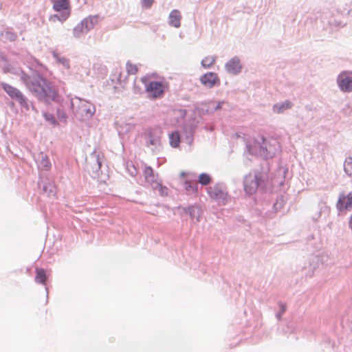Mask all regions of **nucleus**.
<instances>
[{"label": "nucleus", "mask_w": 352, "mask_h": 352, "mask_svg": "<svg viewBox=\"0 0 352 352\" xmlns=\"http://www.w3.org/2000/svg\"><path fill=\"white\" fill-rule=\"evenodd\" d=\"M19 75L21 81L25 85L28 90L38 100L47 102L57 99L55 89L39 74H34L30 76L23 72H21Z\"/></svg>", "instance_id": "nucleus-1"}, {"label": "nucleus", "mask_w": 352, "mask_h": 352, "mask_svg": "<svg viewBox=\"0 0 352 352\" xmlns=\"http://www.w3.org/2000/svg\"><path fill=\"white\" fill-rule=\"evenodd\" d=\"M278 144L275 140H266L263 136L258 137L252 144L248 146L250 154L260 155L263 158L272 157L277 152Z\"/></svg>", "instance_id": "nucleus-2"}, {"label": "nucleus", "mask_w": 352, "mask_h": 352, "mask_svg": "<svg viewBox=\"0 0 352 352\" xmlns=\"http://www.w3.org/2000/svg\"><path fill=\"white\" fill-rule=\"evenodd\" d=\"M70 104L74 116L81 121L90 120L96 112L92 103L78 97L71 98Z\"/></svg>", "instance_id": "nucleus-3"}, {"label": "nucleus", "mask_w": 352, "mask_h": 352, "mask_svg": "<svg viewBox=\"0 0 352 352\" xmlns=\"http://www.w3.org/2000/svg\"><path fill=\"white\" fill-rule=\"evenodd\" d=\"M146 92L151 98H160L163 96L166 82L164 79H149L144 81Z\"/></svg>", "instance_id": "nucleus-4"}, {"label": "nucleus", "mask_w": 352, "mask_h": 352, "mask_svg": "<svg viewBox=\"0 0 352 352\" xmlns=\"http://www.w3.org/2000/svg\"><path fill=\"white\" fill-rule=\"evenodd\" d=\"M336 84L342 93L352 92V71H343L336 78Z\"/></svg>", "instance_id": "nucleus-5"}, {"label": "nucleus", "mask_w": 352, "mask_h": 352, "mask_svg": "<svg viewBox=\"0 0 352 352\" xmlns=\"http://www.w3.org/2000/svg\"><path fill=\"white\" fill-rule=\"evenodd\" d=\"M261 175L258 171L250 172L246 175L243 180L244 190L247 194L252 195L257 190Z\"/></svg>", "instance_id": "nucleus-6"}, {"label": "nucleus", "mask_w": 352, "mask_h": 352, "mask_svg": "<svg viewBox=\"0 0 352 352\" xmlns=\"http://www.w3.org/2000/svg\"><path fill=\"white\" fill-rule=\"evenodd\" d=\"M210 197L217 201L220 205H225L228 199V194L221 185H215L208 188Z\"/></svg>", "instance_id": "nucleus-7"}, {"label": "nucleus", "mask_w": 352, "mask_h": 352, "mask_svg": "<svg viewBox=\"0 0 352 352\" xmlns=\"http://www.w3.org/2000/svg\"><path fill=\"white\" fill-rule=\"evenodd\" d=\"M161 145V131L160 129H152L148 131L146 146L153 151L157 150Z\"/></svg>", "instance_id": "nucleus-8"}, {"label": "nucleus", "mask_w": 352, "mask_h": 352, "mask_svg": "<svg viewBox=\"0 0 352 352\" xmlns=\"http://www.w3.org/2000/svg\"><path fill=\"white\" fill-rule=\"evenodd\" d=\"M224 67L228 74L237 76L242 72L243 65L238 56H234L225 63Z\"/></svg>", "instance_id": "nucleus-9"}, {"label": "nucleus", "mask_w": 352, "mask_h": 352, "mask_svg": "<svg viewBox=\"0 0 352 352\" xmlns=\"http://www.w3.org/2000/svg\"><path fill=\"white\" fill-rule=\"evenodd\" d=\"M2 87L10 97L16 100L21 105L28 107L25 97L19 89L6 83L2 84Z\"/></svg>", "instance_id": "nucleus-10"}, {"label": "nucleus", "mask_w": 352, "mask_h": 352, "mask_svg": "<svg viewBox=\"0 0 352 352\" xmlns=\"http://www.w3.org/2000/svg\"><path fill=\"white\" fill-rule=\"evenodd\" d=\"M200 82L208 89L213 88L217 85H219V78L217 74L214 72H207L200 77Z\"/></svg>", "instance_id": "nucleus-11"}, {"label": "nucleus", "mask_w": 352, "mask_h": 352, "mask_svg": "<svg viewBox=\"0 0 352 352\" xmlns=\"http://www.w3.org/2000/svg\"><path fill=\"white\" fill-rule=\"evenodd\" d=\"M183 211L189 214L193 224H197L201 220L202 210L198 206H190L183 208Z\"/></svg>", "instance_id": "nucleus-12"}, {"label": "nucleus", "mask_w": 352, "mask_h": 352, "mask_svg": "<svg viewBox=\"0 0 352 352\" xmlns=\"http://www.w3.org/2000/svg\"><path fill=\"white\" fill-rule=\"evenodd\" d=\"M337 209L342 212L344 210L352 209V193L348 195H342L340 196L339 200L336 205Z\"/></svg>", "instance_id": "nucleus-13"}, {"label": "nucleus", "mask_w": 352, "mask_h": 352, "mask_svg": "<svg viewBox=\"0 0 352 352\" xmlns=\"http://www.w3.org/2000/svg\"><path fill=\"white\" fill-rule=\"evenodd\" d=\"M53 10L57 12H71L70 3L69 0H52Z\"/></svg>", "instance_id": "nucleus-14"}, {"label": "nucleus", "mask_w": 352, "mask_h": 352, "mask_svg": "<svg viewBox=\"0 0 352 352\" xmlns=\"http://www.w3.org/2000/svg\"><path fill=\"white\" fill-rule=\"evenodd\" d=\"M182 14L178 10H173L168 15V24L175 28L181 25Z\"/></svg>", "instance_id": "nucleus-15"}, {"label": "nucleus", "mask_w": 352, "mask_h": 352, "mask_svg": "<svg viewBox=\"0 0 352 352\" xmlns=\"http://www.w3.org/2000/svg\"><path fill=\"white\" fill-rule=\"evenodd\" d=\"M293 104L289 100H285L278 103L275 104L272 107V111L274 113L280 114L283 113L287 110L292 109Z\"/></svg>", "instance_id": "nucleus-16"}, {"label": "nucleus", "mask_w": 352, "mask_h": 352, "mask_svg": "<svg viewBox=\"0 0 352 352\" xmlns=\"http://www.w3.org/2000/svg\"><path fill=\"white\" fill-rule=\"evenodd\" d=\"M36 161L39 168L47 170L51 167L47 155L42 152L37 155Z\"/></svg>", "instance_id": "nucleus-17"}, {"label": "nucleus", "mask_w": 352, "mask_h": 352, "mask_svg": "<svg viewBox=\"0 0 352 352\" xmlns=\"http://www.w3.org/2000/svg\"><path fill=\"white\" fill-rule=\"evenodd\" d=\"M80 23L88 32L98 23V18L97 16H89L83 19Z\"/></svg>", "instance_id": "nucleus-18"}, {"label": "nucleus", "mask_w": 352, "mask_h": 352, "mask_svg": "<svg viewBox=\"0 0 352 352\" xmlns=\"http://www.w3.org/2000/svg\"><path fill=\"white\" fill-rule=\"evenodd\" d=\"M70 12L65 11V12H59V14H52L49 16V21L52 23H56L60 21L64 23L69 16Z\"/></svg>", "instance_id": "nucleus-19"}, {"label": "nucleus", "mask_w": 352, "mask_h": 352, "mask_svg": "<svg viewBox=\"0 0 352 352\" xmlns=\"http://www.w3.org/2000/svg\"><path fill=\"white\" fill-rule=\"evenodd\" d=\"M144 174L145 179L148 183L154 186L155 183L157 182L156 176L153 174V169L151 167H146L144 171Z\"/></svg>", "instance_id": "nucleus-20"}, {"label": "nucleus", "mask_w": 352, "mask_h": 352, "mask_svg": "<svg viewBox=\"0 0 352 352\" xmlns=\"http://www.w3.org/2000/svg\"><path fill=\"white\" fill-rule=\"evenodd\" d=\"M87 33L81 23L77 24L73 29L72 34L74 38H78Z\"/></svg>", "instance_id": "nucleus-21"}, {"label": "nucleus", "mask_w": 352, "mask_h": 352, "mask_svg": "<svg viewBox=\"0 0 352 352\" xmlns=\"http://www.w3.org/2000/svg\"><path fill=\"white\" fill-rule=\"evenodd\" d=\"M216 60L215 56H208L201 60V65L205 69H209L215 63Z\"/></svg>", "instance_id": "nucleus-22"}, {"label": "nucleus", "mask_w": 352, "mask_h": 352, "mask_svg": "<svg viewBox=\"0 0 352 352\" xmlns=\"http://www.w3.org/2000/svg\"><path fill=\"white\" fill-rule=\"evenodd\" d=\"M53 57L57 63L60 64L64 68H69V61L67 58L64 56H60L56 53L53 54Z\"/></svg>", "instance_id": "nucleus-23"}, {"label": "nucleus", "mask_w": 352, "mask_h": 352, "mask_svg": "<svg viewBox=\"0 0 352 352\" xmlns=\"http://www.w3.org/2000/svg\"><path fill=\"white\" fill-rule=\"evenodd\" d=\"M185 190L188 194L195 193L197 192V184L193 182H185L184 183Z\"/></svg>", "instance_id": "nucleus-24"}, {"label": "nucleus", "mask_w": 352, "mask_h": 352, "mask_svg": "<svg viewBox=\"0 0 352 352\" xmlns=\"http://www.w3.org/2000/svg\"><path fill=\"white\" fill-rule=\"evenodd\" d=\"M170 144L173 147L178 146L179 144V135L177 132H173L169 135Z\"/></svg>", "instance_id": "nucleus-25"}, {"label": "nucleus", "mask_w": 352, "mask_h": 352, "mask_svg": "<svg viewBox=\"0 0 352 352\" xmlns=\"http://www.w3.org/2000/svg\"><path fill=\"white\" fill-rule=\"evenodd\" d=\"M131 128V126L129 124L125 123L123 124L118 125L117 127V130H118L120 137L123 138L124 135V133L129 131Z\"/></svg>", "instance_id": "nucleus-26"}, {"label": "nucleus", "mask_w": 352, "mask_h": 352, "mask_svg": "<svg viewBox=\"0 0 352 352\" xmlns=\"http://www.w3.org/2000/svg\"><path fill=\"white\" fill-rule=\"evenodd\" d=\"M344 168L345 173L352 177V157H347L344 164Z\"/></svg>", "instance_id": "nucleus-27"}, {"label": "nucleus", "mask_w": 352, "mask_h": 352, "mask_svg": "<svg viewBox=\"0 0 352 352\" xmlns=\"http://www.w3.org/2000/svg\"><path fill=\"white\" fill-rule=\"evenodd\" d=\"M35 278L38 283H45V282L46 280L45 272L43 269L37 268L36 269V275Z\"/></svg>", "instance_id": "nucleus-28"}, {"label": "nucleus", "mask_w": 352, "mask_h": 352, "mask_svg": "<svg viewBox=\"0 0 352 352\" xmlns=\"http://www.w3.org/2000/svg\"><path fill=\"white\" fill-rule=\"evenodd\" d=\"M90 158L91 160H93L94 162L95 163L94 164V168L97 170L98 169L100 168V166H101V162L100 161V159H99V156L96 153V152H93L91 154V157Z\"/></svg>", "instance_id": "nucleus-29"}, {"label": "nucleus", "mask_w": 352, "mask_h": 352, "mask_svg": "<svg viewBox=\"0 0 352 352\" xmlns=\"http://www.w3.org/2000/svg\"><path fill=\"white\" fill-rule=\"evenodd\" d=\"M153 187L157 189L162 196H166L168 193V189L158 182H156Z\"/></svg>", "instance_id": "nucleus-30"}, {"label": "nucleus", "mask_w": 352, "mask_h": 352, "mask_svg": "<svg viewBox=\"0 0 352 352\" xmlns=\"http://www.w3.org/2000/svg\"><path fill=\"white\" fill-rule=\"evenodd\" d=\"M210 182V177L206 173H201L199 176V182L202 185H207Z\"/></svg>", "instance_id": "nucleus-31"}, {"label": "nucleus", "mask_w": 352, "mask_h": 352, "mask_svg": "<svg viewBox=\"0 0 352 352\" xmlns=\"http://www.w3.org/2000/svg\"><path fill=\"white\" fill-rule=\"evenodd\" d=\"M43 117L47 122H48L50 124L56 126L58 123L54 116L48 113H44Z\"/></svg>", "instance_id": "nucleus-32"}, {"label": "nucleus", "mask_w": 352, "mask_h": 352, "mask_svg": "<svg viewBox=\"0 0 352 352\" xmlns=\"http://www.w3.org/2000/svg\"><path fill=\"white\" fill-rule=\"evenodd\" d=\"M126 69L128 74H135L138 71V67L135 65L127 63Z\"/></svg>", "instance_id": "nucleus-33"}, {"label": "nucleus", "mask_w": 352, "mask_h": 352, "mask_svg": "<svg viewBox=\"0 0 352 352\" xmlns=\"http://www.w3.org/2000/svg\"><path fill=\"white\" fill-rule=\"evenodd\" d=\"M322 212V207H320L318 210L316 212H314L311 216V219L314 221H318L321 217Z\"/></svg>", "instance_id": "nucleus-34"}, {"label": "nucleus", "mask_w": 352, "mask_h": 352, "mask_svg": "<svg viewBox=\"0 0 352 352\" xmlns=\"http://www.w3.org/2000/svg\"><path fill=\"white\" fill-rule=\"evenodd\" d=\"M43 190L44 192H47L49 196L54 195V187L52 186H44L43 187Z\"/></svg>", "instance_id": "nucleus-35"}, {"label": "nucleus", "mask_w": 352, "mask_h": 352, "mask_svg": "<svg viewBox=\"0 0 352 352\" xmlns=\"http://www.w3.org/2000/svg\"><path fill=\"white\" fill-rule=\"evenodd\" d=\"M4 36L6 38L10 40V41H14L16 38V35L12 32H6Z\"/></svg>", "instance_id": "nucleus-36"}, {"label": "nucleus", "mask_w": 352, "mask_h": 352, "mask_svg": "<svg viewBox=\"0 0 352 352\" xmlns=\"http://www.w3.org/2000/svg\"><path fill=\"white\" fill-rule=\"evenodd\" d=\"M58 116L59 119L65 120L66 119V115L63 111H58Z\"/></svg>", "instance_id": "nucleus-37"}, {"label": "nucleus", "mask_w": 352, "mask_h": 352, "mask_svg": "<svg viewBox=\"0 0 352 352\" xmlns=\"http://www.w3.org/2000/svg\"><path fill=\"white\" fill-rule=\"evenodd\" d=\"M223 103H224L223 101L218 102L217 104H216V106L214 107V110L221 109Z\"/></svg>", "instance_id": "nucleus-38"}, {"label": "nucleus", "mask_w": 352, "mask_h": 352, "mask_svg": "<svg viewBox=\"0 0 352 352\" xmlns=\"http://www.w3.org/2000/svg\"><path fill=\"white\" fill-rule=\"evenodd\" d=\"M144 3L146 6H150L152 4L153 0H144Z\"/></svg>", "instance_id": "nucleus-39"}, {"label": "nucleus", "mask_w": 352, "mask_h": 352, "mask_svg": "<svg viewBox=\"0 0 352 352\" xmlns=\"http://www.w3.org/2000/svg\"><path fill=\"white\" fill-rule=\"evenodd\" d=\"M118 82H119L120 84H122V82L123 81H124V80H122V77H121V75H120V76H119V77H118Z\"/></svg>", "instance_id": "nucleus-40"}, {"label": "nucleus", "mask_w": 352, "mask_h": 352, "mask_svg": "<svg viewBox=\"0 0 352 352\" xmlns=\"http://www.w3.org/2000/svg\"><path fill=\"white\" fill-rule=\"evenodd\" d=\"M180 175L182 177H184L186 175V173L182 172Z\"/></svg>", "instance_id": "nucleus-41"}, {"label": "nucleus", "mask_w": 352, "mask_h": 352, "mask_svg": "<svg viewBox=\"0 0 352 352\" xmlns=\"http://www.w3.org/2000/svg\"><path fill=\"white\" fill-rule=\"evenodd\" d=\"M282 309H283V311H285V307H282Z\"/></svg>", "instance_id": "nucleus-42"}]
</instances>
